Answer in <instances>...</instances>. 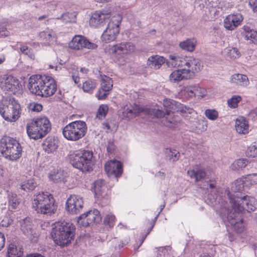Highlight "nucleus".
Instances as JSON below:
<instances>
[{"label": "nucleus", "mask_w": 257, "mask_h": 257, "mask_svg": "<svg viewBox=\"0 0 257 257\" xmlns=\"http://www.w3.org/2000/svg\"><path fill=\"white\" fill-rule=\"evenodd\" d=\"M8 201L9 210H14L18 207L20 201L17 195L11 192H8Z\"/></svg>", "instance_id": "nucleus-33"}, {"label": "nucleus", "mask_w": 257, "mask_h": 257, "mask_svg": "<svg viewBox=\"0 0 257 257\" xmlns=\"http://www.w3.org/2000/svg\"><path fill=\"white\" fill-rule=\"evenodd\" d=\"M58 143L57 138L53 136H49L46 139L45 143H43L42 145H57Z\"/></svg>", "instance_id": "nucleus-56"}, {"label": "nucleus", "mask_w": 257, "mask_h": 257, "mask_svg": "<svg viewBox=\"0 0 257 257\" xmlns=\"http://www.w3.org/2000/svg\"><path fill=\"white\" fill-rule=\"evenodd\" d=\"M1 145H20L15 139L9 136H5L0 140Z\"/></svg>", "instance_id": "nucleus-43"}, {"label": "nucleus", "mask_w": 257, "mask_h": 257, "mask_svg": "<svg viewBox=\"0 0 257 257\" xmlns=\"http://www.w3.org/2000/svg\"><path fill=\"white\" fill-rule=\"evenodd\" d=\"M109 94V92L104 91L101 88H100L98 91L97 97L99 100H103L105 99L107 95Z\"/></svg>", "instance_id": "nucleus-58"}, {"label": "nucleus", "mask_w": 257, "mask_h": 257, "mask_svg": "<svg viewBox=\"0 0 257 257\" xmlns=\"http://www.w3.org/2000/svg\"><path fill=\"white\" fill-rule=\"evenodd\" d=\"M37 186V183L35 180L34 178H30L22 182L21 188L25 191H30L34 190Z\"/></svg>", "instance_id": "nucleus-34"}, {"label": "nucleus", "mask_w": 257, "mask_h": 257, "mask_svg": "<svg viewBox=\"0 0 257 257\" xmlns=\"http://www.w3.org/2000/svg\"><path fill=\"white\" fill-rule=\"evenodd\" d=\"M204 113L205 116L211 120H215L218 117V112L214 109H207L205 110Z\"/></svg>", "instance_id": "nucleus-46"}, {"label": "nucleus", "mask_w": 257, "mask_h": 257, "mask_svg": "<svg viewBox=\"0 0 257 257\" xmlns=\"http://www.w3.org/2000/svg\"><path fill=\"white\" fill-rule=\"evenodd\" d=\"M230 82L243 86L247 85L249 83L247 76L239 73L232 75Z\"/></svg>", "instance_id": "nucleus-32"}, {"label": "nucleus", "mask_w": 257, "mask_h": 257, "mask_svg": "<svg viewBox=\"0 0 257 257\" xmlns=\"http://www.w3.org/2000/svg\"><path fill=\"white\" fill-rule=\"evenodd\" d=\"M83 206L82 198L79 196L72 195L67 200L66 209L69 213L75 214L81 210Z\"/></svg>", "instance_id": "nucleus-17"}, {"label": "nucleus", "mask_w": 257, "mask_h": 257, "mask_svg": "<svg viewBox=\"0 0 257 257\" xmlns=\"http://www.w3.org/2000/svg\"><path fill=\"white\" fill-rule=\"evenodd\" d=\"M51 125L46 117L37 118L30 125L27 126V131L31 139L37 140L44 137L51 130Z\"/></svg>", "instance_id": "nucleus-9"}, {"label": "nucleus", "mask_w": 257, "mask_h": 257, "mask_svg": "<svg viewBox=\"0 0 257 257\" xmlns=\"http://www.w3.org/2000/svg\"><path fill=\"white\" fill-rule=\"evenodd\" d=\"M227 55L230 58L235 59L240 57L241 53L237 48L232 47L228 49Z\"/></svg>", "instance_id": "nucleus-49"}, {"label": "nucleus", "mask_w": 257, "mask_h": 257, "mask_svg": "<svg viewBox=\"0 0 257 257\" xmlns=\"http://www.w3.org/2000/svg\"><path fill=\"white\" fill-rule=\"evenodd\" d=\"M42 105L40 103L32 102L29 104L28 108L29 110L34 112H40L42 110Z\"/></svg>", "instance_id": "nucleus-51"}, {"label": "nucleus", "mask_w": 257, "mask_h": 257, "mask_svg": "<svg viewBox=\"0 0 257 257\" xmlns=\"http://www.w3.org/2000/svg\"><path fill=\"white\" fill-rule=\"evenodd\" d=\"M188 175L191 178L194 179L196 182H198L206 176V172L203 168L196 165L187 171Z\"/></svg>", "instance_id": "nucleus-26"}, {"label": "nucleus", "mask_w": 257, "mask_h": 257, "mask_svg": "<svg viewBox=\"0 0 257 257\" xmlns=\"http://www.w3.org/2000/svg\"><path fill=\"white\" fill-rule=\"evenodd\" d=\"M236 197V203L231 205L235 212H242L244 210L253 211L257 208V200L255 198L244 195Z\"/></svg>", "instance_id": "nucleus-11"}, {"label": "nucleus", "mask_w": 257, "mask_h": 257, "mask_svg": "<svg viewBox=\"0 0 257 257\" xmlns=\"http://www.w3.org/2000/svg\"><path fill=\"white\" fill-rule=\"evenodd\" d=\"M21 229L32 241H37L38 234L36 230L33 228L30 218L26 217L20 221Z\"/></svg>", "instance_id": "nucleus-20"}, {"label": "nucleus", "mask_w": 257, "mask_h": 257, "mask_svg": "<svg viewBox=\"0 0 257 257\" xmlns=\"http://www.w3.org/2000/svg\"><path fill=\"white\" fill-rule=\"evenodd\" d=\"M241 34L246 40L249 41L250 44H257V32L247 26H244Z\"/></svg>", "instance_id": "nucleus-29"}, {"label": "nucleus", "mask_w": 257, "mask_h": 257, "mask_svg": "<svg viewBox=\"0 0 257 257\" xmlns=\"http://www.w3.org/2000/svg\"><path fill=\"white\" fill-rule=\"evenodd\" d=\"M21 151V146H7L3 153L6 158L14 161L20 157Z\"/></svg>", "instance_id": "nucleus-24"}, {"label": "nucleus", "mask_w": 257, "mask_h": 257, "mask_svg": "<svg viewBox=\"0 0 257 257\" xmlns=\"http://www.w3.org/2000/svg\"><path fill=\"white\" fill-rule=\"evenodd\" d=\"M235 130L238 134H246L248 133L249 125L247 121L243 117L236 119Z\"/></svg>", "instance_id": "nucleus-30"}, {"label": "nucleus", "mask_w": 257, "mask_h": 257, "mask_svg": "<svg viewBox=\"0 0 257 257\" xmlns=\"http://www.w3.org/2000/svg\"><path fill=\"white\" fill-rule=\"evenodd\" d=\"M23 254V248L20 245L10 243L8 248L7 257H22Z\"/></svg>", "instance_id": "nucleus-31"}, {"label": "nucleus", "mask_w": 257, "mask_h": 257, "mask_svg": "<svg viewBox=\"0 0 257 257\" xmlns=\"http://www.w3.org/2000/svg\"><path fill=\"white\" fill-rule=\"evenodd\" d=\"M43 150L48 154L52 153L57 149V146H42Z\"/></svg>", "instance_id": "nucleus-59"}, {"label": "nucleus", "mask_w": 257, "mask_h": 257, "mask_svg": "<svg viewBox=\"0 0 257 257\" xmlns=\"http://www.w3.org/2000/svg\"><path fill=\"white\" fill-rule=\"evenodd\" d=\"M15 214L12 212H9L3 217L1 221V225L4 227H7L11 224L14 221Z\"/></svg>", "instance_id": "nucleus-40"}, {"label": "nucleus", "mask_w": 257, "mask_h": 257, "mask_svg": "<svg viewBox=\"0 0 257 257\" xmlns=\"http://www.w3.org/2000/svg\"><path fill=\"white\" fill-rule=\"evenodd\" d=\"M169 78L171 82L176 83L191 78L189 77V71L184 68L173 71L170 75Z\"/></svg>", "instance_id": "nucleus-25"}, {"label": "nucleus", "mask_w": 257, "mask_h": 257, "mask_svg": "<svg viewBox=\"0 0 257 257\" xmlns=\"http://www.w3.org/2000/svg\"><path fill=\"white\" fill-rule=\"evenodd\" d=\"M246 159H240L235 161L231 165V169L235 171H238L244 168L248 164Z\"/></svg>", "instance_id": "nucleus-37"}, {"label": "nucleus", "mask_w": 257, "mask_h": 257, "mask_svg": "<svg viewBox=\"0 0 257 257\" xmlns=\"http://www.w3.org/2000/svg\"><path fill=\"white\" fill-rule=\"evenodd\" d=\"M130 241L129 238H126L124 240H122L120 242V243L118 244V248H120L122 247L124 245L127 244Z\"/></svg>", "instance_id": "nucleus-63"}, {"label": "nucleus", "mask_w": 257, "mask_h": 257, "mask_svg": "<svg viewBox=\"0 0 257 257\" xmlns=\"http://www.w3.org/2000/svg\"><path fill=\"white\" fill-rule=\"evenodd\" d=\"M75 226L71 222L58 221L54 224L51 234L54 242L63 246L70 243L74 236Z\"/></svg>", "instance_id": "nucleus-3"}, {"label": "nucleus", "mask_w": 257, "mask_h": 257, "mask_svg": "<svg viewBox=\"0 0 257 257\" xmlns=\"http://www.w3.org/2000/svg\"><path fill=\"white\" fill-rule=\"evenodd\" d=\"M32 206L37 213L43 214L54 213L57 209L53 196L44 191L39 192L34 196Z\"/></svg>", "instance_id": "nucleus-4"}, {"label": "nucleus", "mask_w": 257, "mask_h": 257, "mask_svg": "<svg viewBox=\"0 0 257 257\" xmlns=\"http://www.w3.org/2000/svg\"><path fill=\"white\" fill-rule=\"evenodd\" d=\"M58 19H59V18ZM60 19L65 23L71 22L73 19V14L70 13H64L61 15Z\"/></svg>", "instance_id": "nucleus-53"}, {"label": "nucleus", "mask_w": 257, "mask_h": 257, "mask_svg": "<svg viewBox=\"0 0 257 257\" xmlns=\"http://www.w3.org/2000/svg\"><path fill=\"white\" fill-rule=\"evenodd\" d=\"M69 47L76 50H82L83 48L95 49L97 48V45L89 42L84 36L75 35L69 43Z\"/></svg>", "instance_id": "nucleus-15"}, {"label": "nucleus", "mask_w": 257, "mask_h": 257, "mask_svg": "<svg viewBox=\"0 0 257 257\" xmlns=\"http://www.w3.org/2000/svg\"><path fill=\"white\" fill-rule=\"evenodd\" d=\"M165 153L168 158L170 160H172L173 161H175L179 159V153L178 151L167 148Z\"/></svg>", "instance_id": "nucleus-45"}, {"label": "nucleus", "mask_w": 257, "mask_h": 257, "mask_svg": "<svg viewBox=\"0 0 257 257\" xmlns=\"http://www.w3.org/2000/svg\"><path fill=\"white\" fill-rule=\"evenodd\" d=\"M52 31L47 30L41 32L39 34V39L45 46L49 45L52 41Z\"/></svg>", "instance_id": "nucleus-35"}, {"label": "nucleus", "mask_w": 257, "mask_h": 257, "mask_svg": "<svg viewBox=\"0 0 257 257\" xmlns=\"http://www.w3.org/2000/svg\"><path fill=\"white\" fill-rule=\"evenodd\" d=\"M167 61H171L170 59L166 60L162 56L158 55L152 56L148 59L147 65L151 68L158 69L163 64L166 63Z\"/></svg>", "instance_id": "nucleus-28"}, {"label": "nucleus", "mask_w": 257, "mask_h": 257, "mask_svg": "<svg viewBox=\"0 0 257 257\" xmlns=\"http://www.w3.org/2000/svg\"><path fill=\"white\" fill-rule=\"evenodd\" d=\"M194 92L193 85L187 86L185 87L184 89V95L188 98H192L193 97H195Z\"/></svg>", "instance_id": "nucleus-52"}, {"label": "nucleus", "mask_w": 257, "mask_h": 257, "mask_svg": "<svg viewBox=\"0 0 257 257\" xmlns=\"http://www.w3.org/2000/svg\"><path fill=\"white\" fill-rule=\"evenodd\" d=\"M246 155L249 157H256L257 156V146H249L246 151Z\"/></svg>", "instance_id": "nucleus-50"}, {"label": "nucleus", "mask_w": 257, "mask_h": 257, "mask_svg": "<svg viewBox=\"0 0 257 257\" xmlns=\"http://www.w3.org/2000/svg\"><path fill=\"white\" fill-rule=\"evenodd\" d=\"M244 181L242 179H238L235 180L231 185V191L226 190L225 192L227 193V196L229 199V202L232 205L236 203L237 197L242 196L244 194L241 193L244 190Z\"/></svg>", "instance_id": "nucleus-16"}, {"label": "nucleus", "mask_w": 257, "mask_h": 257, "mask_svg": "<svg viewBox=\"0 0 257 257\" xmlns=\"http://www.w3.org/2000/svg\"><path fill=\"white\" fill-rule=\"evenodd\" d=\"M109 22H111V20H110V15L109 14L96 12L91 16L89 20V24L92 27L99 28L104 26Z\"/></svg>", "instance_id": "nucleus-19"}, {"label": "nucleus", "mask_w": 257, "mask_h": 257, "mask_svg": "<svg viewBox=\"0 0 257 257\" xmlns=\"http://www.w3.org/2000/svg\"><path fill=\"white\" fill-rule=\"evenodd\" d=\"M105 170L109 176L119 177L122 173L121 163L115 160H110L106 163Z\"/></svg>", "instance_id": "nucleus-21"}, {"label": "nucleus", "mask_w": 257, "mask_h": 257, "mask_svg": "<svg viewBox=\"0 0 257 257\" xmlns=\"http://www.w3.org/2000/svg\"><path fill=\"white\" fill-rule=\"evenodd\" d=\"M101 220L99 211L97 209H94L79 216L77 219V223L79 226L86 227L93 223H98Z\"/></svg>", "instance_id": "nucleus-13"}, {"label": "nucleus", "mask_w": 257, "mask_h": 257, "mask_svg": "<svg viewBox=\"0 0 257 257\" xmlns=\"http://www.w3.org/2000/svg\"><path fill=\"white\" fill-rule=\"evenodd\" d=\"M170 250L171 247L169 246L160 247L158 250L157 257H171Z\"/></svg>", "instance_id": "nucleus-44"}, {"label": "nucleus", "mask_w": 257, "mask_h": 257, "mask_svg": "<svg viewBox=\"0 0 257 257\" xmlns=\"http://www.w3.org/2000/svg\"><path fill=\"white\" fill-rule=\"evenodd\" d=\"M194 94L195 97H197L198 99L201 98L206 95V90L198 85H193Z\"/></svg>", "instance_id": "nucleus-48"}, {"label": "nucleus", "mask_w": 257, "mask_h": 257, "mask_svg": "<svg viewBox=\"0 0 257 257\" xmlns=\"http://www.w3.org/2000/svg\"><path fill=\"white\" fill-rule=\"evenodd\" d=\"M67 173L61 169H54L51 171L49 174V178L50 180L55 183L64 182L66 181Z\"/></svg>", "instance_id": "nucleus-27"}, {"label": "nucleus", "mask_w": 257, "mask_h": 257, "mask_svg": "<svg viewBox=\"0 0 257 257\" xmlns=\"http://www.w3.org/2000/svg\"><path fill=\"white\" fill-rule=\"evenodd\" d=\"M5 244V237L4 234L0 232V250H2Z\"/></svg>", "instance_id": "nucleus-62"}, {"label": "nucleus", "mask_w": 257, "mask_h": 257, "mask_svg": "<svg viewBox=\"0 0 257 257\" xmlns=\"http://www.w3.org/2000/svg\"><path fill=\"white\" fill-rule=\"evenodd\" d=\"M120 20H111L101 35V40L105 43L113 41L116 38L119 33V25Z\"/></svg>", "instance_id": "nucleus-12"}, {"label": "nucleus", "mask_w": 257, "mask_h": 257, "mask_svg": "<svg viewBox=\"0 0 257 257\" xmlns=\"http://www.w3.org/2000/svg\"><path fill=\"white\" fill-rule=\"evenodd\" d=\"M156 177L159 178L160 179H164L165 178V174L164 173V172H158V173H156V175H155Z\"/></svg>", "instance_id": "nucleus-64"}, {"label": "nucleus", "mask_w": 257, "mask_h": 257, "mask_svg": "<svg viewBox=\"0 0 257 257\" xmlns=\"http://www.w3.org/2000/svg\"><path fill=\"white\" fill-rule=\"evenodd\" d=\"M113 86V81L112 79L108 76L104 75L101 80V87L104 91L109 92Z\"/></svg>", "instance_id": "nucleus-36"}, {"label": "nucleus", "mask_w": 257, "mask_h": 257, "mask_svg": "<svg viewBox=\"0 0 257 257\" xmlns=\"http://www.w3.org/2000/svg\"><path fill=\"white\" fill-rule=\"evenodd\" d=\"M12 184V181L9 178H2L0 180V187L4 189L9 188Z\"/></svg>", "instance_id": "nucleus-54"}, {"label": "nucleus", "mask_w": 257, "mask_h": 257, "mask_svg": "<svg viewBox=\"0 0 257 257\" xmlns=\"http://www.w3.org/2000/svg\"><path fill=\"white\" fill-rule=\"evenodd\" d=\"M164 106L165 108V112L164 111L154 109L153 110L141 106L139 105L134 104L132 108H127L123 112L124 115L126 114V116L130 119L136 117L141 112L145 114H153L157 118L165 117L167 120V125L169 127L173 126L175 124V120H168V116L171 115L175 112L180 111L183 114H192L194 112L193 108L187 107L172 99H165L164 101Z\"/></svg>", "instance_id": "nucleus-1"}, {"label": "nucleus", "mask_w": 257, "mask_h": 257, "mask_svg": "<svg viewBox=\"0 0 257 257\" xmlns=\"http://www.w3.org/2000/svg\"><path fill=\"white\" fill-rule=\"evenodd\" d=\"M21 106L18 100L10 98L0 102V114L3 118L9 122H15L19 119L21 114Z\"/></svg>", "instance_id": "nucleus-8"}, {"label": "nucleus", "mask_w": 257, "mask_h": 257, "mask_svg": "<svg viewBox=\"0 0 257 257\" xmlns=\"http://www.w3.org/2000/svg\"><path fill=\"white\" fill-rule=\"evenodd\" d=\"M21 87L18 79L13 76L5 75L1 80L0 87L4 91L15 94L19 92Z\"/></svg>", "instance_id": "nucleus-14"}, {"label": "nucleus", "mask_w": 257, "mask_h": 257, "mask_svg": "<svg viewBox=\"0 0 257 257\" xmlns=\"http://www.w3.org/2000/svg\"><path fill=\"white\" fill-rule=\"evenodd\" d=\"M208 199L210 200V203L212 205H216L217 204L220 205L219 212L222 216H226L228 221L233 226L235 231L237 233H241L244 230V224L242 220L236 221L237 213L234 211H229L227 208L226 202H221L219 196L216 194L212 197V194L208 195Z\"/></svg>", "instance_id": "nucleus-6"}, {"label": "nucleus", "mask_w": 257, "mask_h": 257, "mask_svg": "<svg viewBox=\"0 0 257 257\" xmlns=\"http://www.w3.org/2000/svg\"><path fill=\"white\" fill-rule=\"evenodd\" d=\"M20 49L23 54L27 55L30 59L33 60L35 59V54L32 49L29 48L26 45H21Z\"/></svg>", "instance_id": "nucleus-42"}, {"label": "nucleus", "mask_w": 257, "mask_h": 257, "mask_svg": "<svg viewBox=\"0 0 257 257\" xmlns=\"http://www.w3.org/2000/svg\"><path fill=\"white\" fill-rule=\"evenodd\" d=\"M249 4L251 7L253 12L257 13V0H249Z\"/></svg>", "instance_id": "nucleus-61"}, {"label": "nucleus", "mask_w": 257, "mask_h": 257, "mask_svg": "<svg viewBox=\"0 0 257 257\" xmlns=\"http://www.w3.org/2000/svg\"><path fill=\"white\" fill-rule=\"evenodd\" d=\"M241 98L238 95H234L227 101L228 105L233 108L237 107L238 102L241 101Z\"/></svg>", "instance_id": "nucleus-47"}, {"label": "nucleus", "mask_w": 257, "mask_h": 257, "mask_svg": "<svg viewBox=\"0 0 257 257\" xmlns=\"http://www.w3.org/2000/svg\"><path fill=\"white\" fill-rule=\"evenodd\" d=\"M180 47L183 50L189 52H192L195 48V44L191 39H187L185 41L182 42L179 44Z\"/></svg>", "instance_id": "nucleus-39"}, {"label": "nucleus", "mask_w": 257, "mask_h": 257, "mask_svg": "<svg viewBox=\"0 0 257 257\" xmlns=\"http://www.w3.org/2000/svg\"><path fill=\"white\" fill-rule=\"evenodd\" d=\"M93 189L95 195L98 199L101 201L104 204L108 203L109 198L106 192L107 189L103 180H96L94 183Z\"/></svg>", "instance_id": "nucleus-18"}, {"label": "nucleus", "mask_w": 257, "mask_h": 257, "mask_svg": "<svg viewBox=\"0 0 257 257\" xmlns=\"http://www.w3.org/2000/svg\"><path fill=\"white\" fill-rule=\"evenodd\" d=\"M108 106L107 105H100L96 112V117L99 119H102L104 118L108 113Z\"/></svg>", "instance_id": "nucleus-41"}, {"label": "nucleus", "mask_w": 257, "mask_h": 257, "mask_svg": "<svg viewBox=\"0 0 257 257\" xmlns=\"http://www.w3.org/2000/svg\"><path fill=\"white\" fill-rule=\"evenodd\" d=\"M115 219V217L114 215L112 214H108L105 217L104 221L106 224H107L111 227L114 225Z\"/></svg>", "instance_id": "nucleus-55"}, {"label": "nucleus", "mask_w": 257, "mask_h": 257, "mask_svg": "<svg viewBox=\"0 0 257 257\" xmlns=\"http://www.w3.org/2000/svg\"><path fill=\"white\" fill-rule=\"evenodd\" d=\"M242 20L243 17L241 14H231L224 20V26L228 30H233L241 24Z\"/></svg>", "instance_id": "nucleus-22"}, {"label": "nucleus", "mask_w": 257, "mask_h": 257, "mask_svg": "<svg viewBox=\"0 0 257 257\" xmlns=\"http://www.w3.org/2000/svg\"><path fill=\"white\" fill-rule=\"evenodd\" d=\"M87 131L85 121L76 120L66 125L63 130L64 137L68 140L76 141L83 138Z\"/></svg>", "instance_id": "nucleus-10"}, {"label": "nucleus", "mask_w": 257, "mask_h": 257, "mask_svg": "<svg viewBox=\"0 0 257 257\" xmlns=\"http://www.w3.org/2000/svg\"><path fill=\"white\" fill-rule=\"evenodd\" d=\"M28 88L33 94L48 97L55 93L57 85L55 79L50 76L34 75L29 79Z\"/></svg>", "instance_id": "nucleus-2"}, {"label": "nucleus", "mask_w": 257, "mask_h": 257, "mask_svg": "<svg viewBox=\"0 0 257 257\" xmlns=\"http://www.w3.org/2000/svg\"><path fill=\"white\" fill-rule=\"evenodd\" d=\"M245 181H249L251 185L257 184V173H253L247 175Z\"/></svg>", "instance_id": "nucleus-57"}, {"label": "nucleus", "mask_w": 257, "mask_h": 257, "mask_svg": "<svg viewBox=\"0 0 257 257\" xmlns=\"http://www.w3.org/2000/svg\"><path fill=\"white\" fill-rule=\"evenodd\" d=\"M169 58L171 61L166 62V65L169 67L186 66L188 69H186V70L189 71L190 78L193 76V74L200 71L203 67V64L200 60L193 57L186 56L185 58H181L178 56L170 55Z\"/></svg>", "instance_id": "nucleus-5"}, {"label": "nucleus", "mask_w": 257, "mask_h": 257, "mask_svg": "<svg viewBox=\"0 0 257 257\" xmlns=\"http://www.w3.org/2000/svg\"><path fill=\"white\" fill-rule=\"evenodd\" d=\"M72 78L75 84H78L80 82V77L78 76V71L72 73Z\"/></svg>", "instance_id": "nucleus-60"}, {"label": "nucleus", "mask_w": 257, "mask_h": 257, "mask_svg": "<svg viewBox=\"0 0 257 257\" xmlns=\"http://www.w3.org/2000/svg\"><path fill=\"white\" fill-rule=\"evenodd\" d=\"M135 46L131 42L121 43L113 46L112 51L116 55L127 54L133 52Z\"/></svg>", "instance_id": "nucleus-23"}, {"label": "nucleus", "mask_w": 257, "mask_h": 257, "mask_svg": "<svg viewBox=\"0 0 257 257\" xmlns=\"http://www.w3.org/2000/svg\"><path fill=\"white\" fill-rule=\"evenodd\" d=\"M96 86V84L94 81L88 79L83 82L82 89L84 92L92 93Z\"/></svg>", "instance_id": "nucleus-38"}, {"label": "nucleus", "mask_w": 257, "mask_h": 257, "mask_svg": "<svg viewBox=\"0 0 257 257\" xmlns=\"http://www.w3.org/2000/svg\"><path fill=\"white\" fill-rule=\"evenodd\" d=\"M93 154L89 151H77L70 155V162L75 168L83 172L92 170Z\"/></svg>", "instance_id": "nucleus-7"}]
</instances>
